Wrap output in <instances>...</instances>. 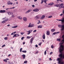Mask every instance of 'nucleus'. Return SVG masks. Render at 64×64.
Listing matches in <instances>:
<instances>
[{
	"instance_id": "69168bd1",
	"label": "nucleus",
	"mask_w": 64,
	"mask_h": 64,
	"mask_svg": "<svg viewBox=\"0 0 64 64\" xmlns=\"http://www.w3.org/2000/svg\"><path fill=\"white\" fill-rule=\"evenodd\" d=\"M16 4H18V2H16Z\"/></svg>"
},
{
	"instance_id": "a19ab883",
	"label": "nucleus",
	"mask_w": 64,
	"mask_h": 64,
	"mask_svg": "<svg viewBox=\"0 0 64 64\" xmlns=\"http://www.w3.org/2000/svg\"><path fill=\"white\" fill-rule=\"evenodd\" d=\"M3 61L5 62H7V61L6 60H3Z\"/></svg>"
},
{
	"instance_id": "c9c22d12",
	"label": "nucleus",
	"mask_w": 64,
	"mask_h": 64,
	"mask_svg": "<svg viewBox=\"0 0 64 64\" xmlns=\"http://www.w3.org/2000/svg\"><path fill=\"white\" fill-rule=\"evenodd\" d=\"M4 20L6 21V22L7 21H8L9 20L8 18H6V19Z\"/></svg>"
},
{
	"instance_id": "412c9836",
	"label": "nucleus",
	"mask_w": 64,
	"mask_h": 64,
	"mask_svg": "<svg viewBox=\"0 0 64 64\" xmlns=\"http://www.w3.org/2000/svg\"><path fill=\"white\" fill-rule=\"evenodd\" d=\"M54 4L53 2H50V4H48V5H52Z\"/></svg>"
},
{
	"instance_id": "ea45409f",
	"label": "nucleus",
	"mask_w": 64,
	"mask_h": 64,
	"mask_svg": "<svg viewBox=\"0 0 64 64\" xmlns=\"http://www.w3.org/2000/svg\"><path fill=\"white\" fill-rule=\"evenodd\" d=\"M27 62H28L26 60L24 62V63L25 64V63H27Z\"/></svg>"
},
{
	"instance_id": "13d9d810",
	"label": "nucleus",
	"mask_w": 64,
	"mask_h": 64,
	"mask_svg": "<svg viewBox=\"0 0 64 64\" xmlns=\"http://www.w3.org/2000/svg\"><path fill=\"white\" fill-rule=\"evenodd\" d=\"M36 47H38V45H35Z\"/></svg>"
},
{
	"instance_id": "e433bc0d",
	"label": "nucleus",
	"mask_w": 64,
	"mask_h": 64,
	"mask_svg": "<svg viewBox=\"0 0 64 64\" xmlns=\"http://www.w3.org/2000/svg\"><path fill=\"white\" fill-rule=\"evenodd\" d=\"M22 48H20V52H22Z\"/></svg>"
},
{
	"instance_id": "cd10ccee",
	"label": "nucleus",
	"mask_w": 64,
	"mask_h": 64,
	"mask_svg": "<svg viewBox=\"0 0 64 64\" xmlns=\"http://www.w3.org/2000/svg\"><path fill=\"white\" fill-rule=\"evenodd\" d=\"M16 34L14 35V36H13V38H14V37H16L17 36H16Z\"/></svg>"
},
{
	"instance_id": "f704fd0d",
	"label": "nucleus",
	"mask_w": 64,
	"mask_h": 64,
	"mask_svg": "<svg viewBox=\"0 0 64 64\" xmlns=\"http://www.w3.org/2000/svg\"><path fill=\"white\" fill-rule=\"evenodd\" d=\"M12 18H14V17H15V16H14V14H12Z\"/></svg>"
},
{
	"instance_id": "72a5a7b5",
	"label": "nucleus",
	"mask_w": 64,
	"mask_h": 64,
	"mask_svg": "<svg viewBox=\"0 0 64 64\" xmlns=\"http://www.w3.org/2000/svg\"><path fill=\"white\" fill-rule=\"evenodd\" d=\"M24 33V32H20V34H21V35H23Z\"/></svg>"
},
{
	"instance_id": "37998d69",
	"label": "nucleus",
	"mask_w": 64,
	"mask_h": 64,
	"mask_svg": "<svg viewBox=\"0 0 64 64\" xmlns=\"http://www.w3.org/2000/svg\"><path fill=\"white\" fill-rule=\"evenodd\" d=\"M36 54H38V51H36Z\"/></svg>"
},
{
	"instance_id": "7c9ffc66",
	"label": "nucleus",
	"mask_w": 64,
	"mask_h": 64,
	"mask_svg": "<svg viewBox=\"0 0 64 64\" xmlns=\"http://www.w3.org/2000/svg\"><path fill=\"white\" fill-rule=\"evenodd\" d=\"M44 2V0H42V2L40 3V4H43V2Z\"/></svg>"
},
{
	"instance_id": "5701e85b",
	"label": "nucleus",
	"mask_w": 64,
	"mask_h": 64,
	"mask_svg": "<svg viewBox=\"0 0 64 64\" xmlns=\"http://www.w3.org/2000/svg\"><path fill=\"white\" fill-rule=\"evenodd\" d=\"M31 37H32V36H28L26 37V38L27 39H29L30 38H31Z\"/></svg>"
},
{
	"instance_id": "c85d7f7f",
	"label": "nucleus",
	"mask_w": 64,
	"mask_h": 64,
	"mask_svg": "<svg viewBox=\"0 0 64 64\" xmlns=\"http://www.w3.org/2000/svg\"><path fill=\"white\" fill-rule=\"evenodd\" d=\"M47 1H48V0H44V3H46V4H47V3H46V2Z\"/></svg>"
},
{
	"instance_id": "680f3d73",
	"label": "nucleus",
	"mask_w": 64,
	"mask_h": 64,
	"mask_svg": "<svg viewBox=\"0 0 64 64\" xmlns=\"http://www.w3.org/2000/svg\"><path fill=\"white\" fill-rule=\"evenodd\" d=\"M11 54H9V55H8V57H10V56H11Z\"/></svg>"
},
{
	"instance_id": "79ce46f5",
	"label": "nucleus",
	"mask_w": 64,
	"mask_h": 64,
	"mask_svg": "<svg viewBox=\"0 0 64 64\" xmlns=\"http://www.w3.org/2000/svg\"><path fill=\"white\" fill-rule=\"evenodd\" d=\"M42 44V43H41V42L40 43H39V44H38V45H39V46L41 45Z\"/></svg>"
},
{
	"instance_id": "393cba45",
	"label": "nucleus",
	"mask_w": 64,
	"mask_h": 64,
	"mask_svg": "<svg viewBox=\"0 0 64 64\" xmlns=\"http://www.w3.org/2000/svg\"><path fill=\"white\" fill-rule=\"evenodd\" d=\"M6 22V21L4 20L3 21H2V23L3 24H4Z\"/></svg>"
},
{
	"instance_id": "ddd939ff",
	"label": "nucleus",
	"mask_w": 64,
	"mask_h": 64,
	"mask_svg": "<svg viewBox=\"0 0 64 64\" xmlns=\"http://www.w3.org/2000/svg\"><path fill=\"white\" fill-rule=\"evenodd\" d=\"M46 34L48 35H50V32L48 30L46 31Z\"/></svg>"
},
{
	"instance_id": "774afa93",
	"label": "nucleus",
	"mask_w": 64,
	"mask_h": 64,
	"mask_svg": "<svg viewBox=\"0 0 64 64\" xmlns=\"http://www.w3.org/2000/svg\"><path fill=\"white\" fill-rule=\"evenodd\" d=\"M6 60H9V59H8V58H6Z\"/></svg>"
},
{
	"instance_id": "4d7b16f0",
	"label": "nucleus",
	"mask_w": 64,
	"mask_h": 64,
	"mask_svg": "<svg viewBox=\"0 0 64 64\" xmlns=\"http://www.w3.org/2000/svg\"><path fill=\"white\" fill-rule=\"evenodd\" d=\"M32 6L33 7H35V6L34 5H32Z\"/></svg>"
},
{
	"instance_id": "423d86ee",
	"label": "nucleus",
	"mask_w": 64,
	"mask_h": 64,
	"mask_svg": "<svg viewBox=\"0 0 64 64\" xmlns=\"http://www.w3.org/2000/svg\"><path fill=\"white\" fill-rule=\"evenodd\" d=\"M0 13H5V12H6V11L5 10H1L0 11Z\"/></svg>"
},
{
	"instance_id": "e2e57ef3",
	"label": "nucleus",
	"mask_w": 64,
	"mask_h": 64,
	"mask_svg": "<svg viewBox=\"0 0 64 64\" xmlns=\"http://www.w3.org/2000/svg\"><path fill=\"white\" fill-rule=\"evenodd\" d=\"M49 59L50 60H52V59H51V58H50Z\"/></svg>"
},
{
	"instance_id": "9d476101",
	"label": "nucleus",
	"mask_w": 64,
	"mask_h": 64,
	"mask_svg": "<svg viewBox=\"0 0 64 64\" xmlns=\"http://www.w3.org/2000/svg\"><path fill=\"white\" fill-rule=\"evenodd\" d=\"M8 5H12L13 4V3L12 2H10V1H8Z\"/></svg>"
},
{
	"instance_id": "f257e3e1",
	"label": "nucleus",
	"mask_w": 64,
	"mask_h": 64,
	"mask_svg": "<svg viewBox=\"0 0 64 64\" xmlns=\"http://www.w3.org/2000/svg\"><path fill=\"white\" fill-rule=\"evenodd\" d=\"M63 47H64L62 45L60 46V48L59 49V52L61 54L59 55V56L60 58H58L57 59L58 60H56L58 61L59 64H63L64 63L63 62H61L60 61L61 59H64V54L63 56L62 54V51H63Z\"/></svg>"
},
{
	"instance_id": "052dcab7",
	"label": "nucleus",
	"mask_w": 64,
	"mask_h": 64,
	"mask_svg": "<svg viewBox=\"0 0 64 64\" xmlns=\"http://www.w3.org/2000/svg\"><path fill=\"white\" fill-rule=\"evenodd\" d=\"M23 44L24 45L25 44V42H23Z\"/></svg>"
},
{
	"instance_id": "f03ea898",
	"label": "nucleus",
	"mask_w": 64,
	"mask_h": 64,
	"mask_svg": "<svg viewBox=\"0 0 64 64\" xmlns=\"http://www.w3.org/2000/svg\"><path fill=\"white\" fill-rule=\"evenodd\" d=\"M58 27L59 28H62V30H63V29H64V25H62L61 24H59L58 26Z\"/></svg>"
},
{
	"instance_id": "09e8293b",
	"label": "nucleus",
	"mask_w": 64,
	"mask_h": 64,
	"mask_svg": "<svg viewBox=\"0 0 64 64\" xmlns=\"http://www.w3.org/2000/svg\"><path fill=\"white\" fill-rule=\"evenodd\" d=\"M24 37H23L21 38V40H23L24 39Z\"/></svg>"
},
{
	"instance_id": "bf43d9fd",
	"label": "nucleus",
	"mask_w": 64,
	"mask_h": 64,
	"mask_svg": "<svg viewBox=\"0 0 64 64\" xmlns=\"http://www.w3.org/2000/svg\"><path fill=\"white\" fill-rule=\"evenodd\" d=\"M63 15V14H61L60 15V16H62Z\"/></svg>"
},
{
	"instance_id": "1a4fd4ad",
	"label": "nucleus",
	"mask_w": 64,
	"mask_h": 64,
	"mask_svg": "<svg viewBox=\"0 0 64 64\" xmlns=\"http://www.w3.org/2000/svg\"><path fill=\"white\" fill-rule=\"evenodd\" d=\"M59 21H62V23H64V18H62V20H58Z\"/></svg>"
},
{
	"instance_id": "6e6552de",
	"label": "nucleus",
	"mask_w": 64,
	"mask_h": 64,
	"mask_svg": "<svg viewBox=\"0 0 64 64\" xmlns=\"http://www.w3.org/2000/svg\"><path fill=\"white\" fill-rule=\"evenodd\" d=\"M27 32L28 33L27 34L29 35V34L32 32V30H30L29 31H28Z\"/></svg>"
},
{
	"instance_id": "49530a36",
	"label": "nucleus",
	"mask_w": 64,
	"mask_h": 64,
	"mask_svg": "<svg viewBox=\"0 0 64 64\" xmlns=\"http://www.w3.org/2000/svg\"><path fill=\"white\" fill-rule=\"evenodd\" d=\"M56 34V32H54L53 33V35H55Z\"/></svg>"
},
{
	"instance_id": "603ef678",
	"label": "nucleus",
	"mask_w": 64,
	"mask_h": 64,
	"mask_svg": "<svg viewBox=\"0 0 64 64\" xmlns=\"http://www.w3.org/2000/svg\"><path fill=\"white\" fill-rule=\"evenodd\" d=\"M15 8V7H13L12 8H10V9H14Z\"/></svg>"
},
{
	"instance_id": "8fccbe9b",
	"label": "nucleus",
	"mask_w": 64,
	"mask_h": 64,
	"mask_svg": "<svg viewBox=\"0 0 64 64\" xmlns=\"http://www.w3.org/2000/svg\"><path fill=\"white\" fill-rule=\"evenodd\" d=\"M5 44H4L2 46V47H5Z\"/></svg>"
},
{
	"instance_id": "864d4df0",
	"label": "nucleus",
	"mask_w": 64,
	"mask_h": 64,
	"mask_svg": "<svg viewBox=\"0 0 64 64\" xmlns=\"http://www.w3.org/2000/svg\"><path fill=\"white\" fill-rule=\"evenodd\" d=\"M36 31H37V30H35L33 31V32H36Z\"/></svg>"
},
{
	"instance_id": "4468645a",
	"label": "nucleus",
	"mask_w": 64,
	"mask_h": 64,
	"mask_svg": "<svg viewBox=\"0 0 64 64\" xmlns=\"http://www.w3.org/2000/svg\"><path fill=\"white\" fill-rule=\"evenodd\" d=\"M34 12H38V11H39V10L37 8H36L34 10Z\"/></svg>"
},
{
	"instance_id": "aec40b11",
	"label": "nucleus",
	"mask_w": 64,
	"mask_h": 64,
	"mask_svg": "<svg viewBox=\"0 0 64 64\" xmlns=\"http://www.w3.org/2000/svg\"><path fill=\"white\" fill-rule=\"evenodd\" d=\"M55 6L56 7H60V5L59 4H57L55 5Z\"/></svg>"
},
{
	"instance_id": "3c124183",
	"label": "nucleus",
	"mask_w": 64,
	"mask_h": 64,
	"mask_svg": "<svg viewBox=\"0 0 64 64\" xmlns=\"http://www.w3.org/2000/svg\"><path fill=\"white\" fill-rule=\"evenodd\" d=\"M51 47L52 48H54V46L53 45H52Z\"/></svg>"
},
{
	"instance_id": "a211bd4d",
	"label": "nucleus",
	"mask_w": 64,
	"mask_h": 64,
	"mask_svg": "<svg viewBox=\"0 0 64 64\" xmlns=\"http://www.w3.org/2000/svg\"><path fill=\"white\" fill-rule=\"evenodd\" d=\"M42 38L44 39H45V34L42 36Z\"/></svg>"
},
{
	"instance_id": "f8f14e48",
	"label": "nucleus",
	"mask_w": 64,
	"mask_h": 64,
	"mask_svg": "<svg viewBox=\"0 0 64 64\" xmlns=\"http://www.w3.org/2000/svg\"><path fill=\"white\" fill-rule=\"evenodd\" d=\"M62 38L63 39V40H62V42H63L64 43V34L62 35Z\"/></svg>"
},
{
	"instance_id": "4be33fe9",
	"label": "nucleus",
	"mask_w": 64,
	"mask_h": 64,
	"mask_svg": "<svg viewBox=\"0 0 64 64\" xmlns=\"http://www.w3.org/2000/svg\"><path fill=\"white\" fill-rule=\"evenodd\" d=\"M55 31V30L54 29H52L51 30V32H54V31Z\"/></svg>"
},
{
	"instance_id": "a878e982",
	"label": "nucleus",
	"mask_w": 64,
	"mask_h": 64,
	"mask_svg": "<svg viewBox=\"0 0 64 64\" xmlns=\"http://www.w3.org/2000/svg\"><path fill=\"white\" fill-rule=\"evenodd\" d=\"M63 4H61L60 5V6L61 7H62V8H63Z\"/></svg>"
},
{
	"instance_id": "9b49d317",
	"label": "nucleus",
	"mask_w": 64,
	"mask_h": 64,
	"mask_svg": "<svg viewBox=\"0 0 64 64\" xmlns=\"http://www.w3.org/2000/svg\"><path fill=\"white\" fill-rule=\"evenodd\" d=\"M31 11H32V10H31V9H30L26 12V13H29L30 12H31Z\"/></svg>"
},
{
	"instance_id": "0e129e2a",
	"label": "nucleus",
	"mask_w": 64,
	"mask_h": 64,
	"mask_svg": "<svg viewBox=\"0 0 64 64\" xmlns=\"http://www.w3.org/2000/svg\"><path fill=\"white\" fill-rule=\"evenodd\" d=\"M40 23H41V22H38V23L37 24H39Z\"/></svg>"
},
{
	"instance_id": "c03bdc74",
	"label": "nucleus",
	"mask_w": 64,
	"mask_h": 64,
	"mask_svg": "<svg viewBox=\"0 0 64 64\" xmlns=\"http://www.w3.org/2000/svg\"><path fill=\"white\" fill-rule=\"evenodd\" d=\"M52 16H48V18H52Z\"/></svg>"
},
{
	"instance_id": "a18cd8bd",
	"label": "nucleus",
	"mask_w": 64,
	"mask_h": 64,
	"mask_svg": "<svg viewBox=\"0 0 64 64\" xmlns=\"http://www.w3.org/2000/svg\"><path fill=\"white\" fill-rule=\"evenodd\" d=\"M16 34V37H18V36H19V35L18 34Z\"/></svg>"
},
{
	"instance_id": "338daca9",
	"label": "nucleus",
	"mask_w": 64,
	"mask_h": 64,
	"mask_svg": "<svg viewBox=\"0 0 64 64\" xmlns=\"http://www.w3.org/2000/svg\"><path fill=\"white\" fill-rule=\"evenodd\" d=\"M37 1V0H34V2H36V1Z\"/></svg>"
},
{
	"instance_id": "6e6d98bb",
	"label": "nucleus",
	"mask_w": 64,
	"mask_h": 64,
	"mask_svg": "<svg viewBox=\"0 0 64 64\" xmlns=\"http://www.w3.org/2000/svg\"><path fill=\"white\" fill-rule=\"evenodd\" d=\"M9 9H11V8L6 9V10H8Z\"/></svg>"
},
{
	"instance_id": "b1692460",
	"label": "nucleus",
	"mask_w": 64,
	"mask_h": 64,
	"mask_svg": "<svg viewBox=\"0 0 64 64\" xmlns=\"http://www.w3.org/2000/svg\"><path fill=\"white\" fill-rule=\"evenodd\" d=\"M18 19H19L20 20L22 19V17L20 16H18Z\"/></svg>"
},
{
	"instance_id": "5fc2aeb1",
	"label": "nucleus",
	"mask_w": 64,
	"mask_h": 64,
	"mask_svg": "<svg viewBox=\"0 0 64 64\" xmlns=\"http://www.w3.org/2000/svg\"><path fill=\"white\" fill-rule=\"evenodd\" d=\"M58 33H60V32H56V34H58Z\"/></svg>"
},
{
	"instance_id": "4c0bfd02",
	"label": "nucleus",
	"mask_w": 64,
	"mask_h": 64,
	"mask_svg": "<svg viewBox=\"0 0 64 64\" xmlns=\"http://www.w3.org/2000/svg\"><path fill=\"white\" fill-rule=\"evenodd\" d=\"M8 38H7V37H6L4 38V39L5 40H7Z\"/></svg>"
},
{
	"instance_id": "2f4dec72",
	"label": "nucleus",
	"mask_w": 64,
	"mask_h": 64,
	"mask_svg": "<svg viewBox=\"0 0 64 64\" xmlns=\"http://www.w3.org/2000/svg\"><path fill=\"white\" fill-rule=\"evenodd\" d=\"M57 41H58L60 42L61 41V39L60 38H58L57 40Z\"/></svg>"
},
{
	"instance_id": "f3484780",
	"label": "nucleus",
	"mask_w": 64,
	"mask_h": 64,
	"mask_svg": "<svg viewBox=\"0 0 64 64\" xmlns=\"http://www.w3.org/2000/svg\"><path fill=\"white\" fill-rule=\"evenodd\" d=\"M45 17V16L44 15H42V16L41 18L40 19H44V18Z\"/></svg>"
},
{
	"instance_id": "39448f33",
	"label": "nucleus",
	"mask_w": 64,
	"mask_h": 64,
	"mask_svg": "<svg viewBox=\"0 0 64 64\" xmlns=\"http://www.w3.org/2000/svg\"><path fill=\"white\" fill-rule=\"evenodd\" d=\"M7 13L8 15H13V13L12 12H7Z\"/></svg>"
},
{
	"instance_id": "dca6fc26",
	"label": "nucleus",
	"mask_w": 64,
	"mask_h": 64,
	"mask_svg": "<svg viewBox=\"0 0 64 64\" xmlns=\"http://www.w3.org/2000/svg\"><path fill=\"white\" fill-rule=\"evenodd\" d=\"M23 19L24 21H27V18H23Z\"/></svg>"
},
{
	"instance_id": "2eb2a0df",
	"label": "nucleus",
	"mask_w": 64,
	"mask_h": 64,
	"mask_svg": "<svg viewBox=\"0 0 64 64\" xmlns=\"http://www.w3.org/2000/svg\"><path fill=\"white\" fill-rule=\"evenodd\" d=\"M22 56L23 58V59H25L26 57V55L25 54H23L22 55Z\"/></svg>"
},
{
	"instance_id": "7ed1b4c3",
	"label": "nucleus",
	"mask_w": 64,
	"mask_h": 64,
	"mask_svg": "<svg viewBox=\"0 0 64 64\" xmlns=\"http://www.w3.org/2000/svg\"><path fill=\"white\" fill-rule=\"evenodd\" d=\"M40 16L39 15H38L34 18L35 19H36V20H38V19L40 18Z\"/></svg>"
},
{
	"instance_id": "bb28decb",
	"label": "nucleus",
	"mask_w": 64,
	"mask_h": 64,
	"mask_svg": "<svg viewBox=\"0 0 64 64\" xmlns=\"http://www.w3.org/2000/svg\"><path fill=\"white\" fill-rule=\"evenodd\" d=\"M22 52L23 53H26L27 52V51L26 50H22Z\"/></svg>"
},
{
	"instance_id": "58836bf2",
	"label": "nucleus",
	"mask_w": 64,
	"mask_h": 64,
	"mask_svg": "<svg viewBox=\"0 0 64 64\" xmlns=\"http://www.w3.org/2000/svg\"><path fill=\"white\" fill-rule=\"evenodd\" d=\"M47 50H46L44 52V55H46V51H47Z\"/></svg>"
},
{
	"instance_id": "20e7f679",
	"label": "nucleus",
	"mask_w": 64,
	"mask_h": 64,
	"mask_svg": "<svg viewBox=\"0 0 64 64\" xmlns=\"http://www.w3.org/2000/svg\"><path fill=\"white\" fill-rule=\"evenodd\" d=\"M31 24V23H29L28 27H32L34 26V24Z\"/></svg>"
},
{
	"instance_id": "6ab92c4d",
	"label": "nucleus",
	"mask_w": 64,
	"mask_h": 64,
	"mask_svg": "<svg viewBox=\"0 0 64 64\" xmlns=\"http://www.w3.org/2000/svg\"><path fill=\"white\" fill-rule=\"evenodd\" d=\"M42 26L41 25L39 26L38 27V28H42Z\"/></svg>"
},
{
	"instance_id": "c756f323",
	"label": "nucleus",
	"mask_w": 64,
	"mask_h": 64,
	"mask_svg": "<svg viewBox=\"0 0 64 64\" xmlns=\"http://www.w3.org/2000/svg\"><path fill=\"white\" fill-rule=\"evenodd\" d=\"M17 27H18V26H12V28H17Z\"/></svg>"
},
{
	"instance_id": "de8ad7c7",
	"label": "nucleus",
	"mask_w": 64,
	"mask_h": 64,
	"mask_svg": "<svg viewBox=\"0 0 64 64\" xmlns=\"http://www.w3.org/2000/svg\"><path fill=\"white\" fill-rule=\"evenodd\" d=\"M14 34H14V32H13L11 34V35H14Z\"/></svg>"
},
{
	"instance_id": "473e14b6",
	"label": "nucleus",
	"mask_w": 64,
	"mask_h": 64,
	"mask_svg": "<svg viewBox=\"0 0 64 64\" xmlns=\"http://www.w3.org/2000/svg\"><path fill=\"white\" fill-rule=\"evenodd\" d=\"M59 1H60L61 2H63V0H57V1L58 2Z\"/></svg>"
},
{
	"instance_id": "0eeeda50",
	"label": "nucleus",
	"mask_w": 64,
	"mask_h": 64,
	"mask_svg": "<svg viewBox=\"0 0 64 64\" xmlns=\"http://www.w3.org/2000/svg\"><path fill=\"white\" fill-rule=\"evenodd\" d=\"M34 38H32L30 40V44H32V43H33V41L34 40Z\"/></svg>"
}]
</instances>
